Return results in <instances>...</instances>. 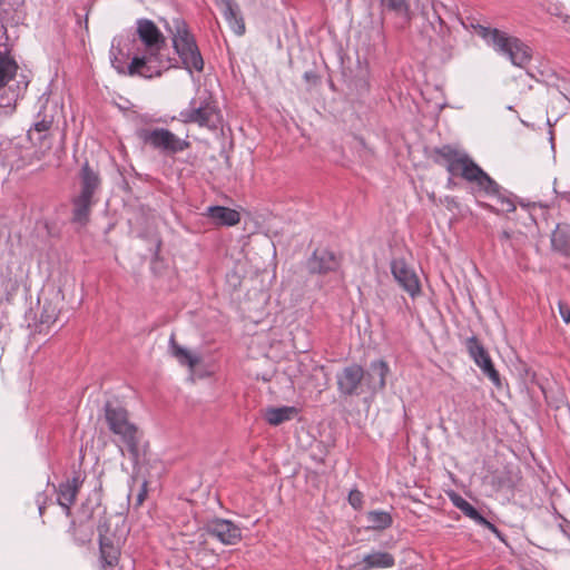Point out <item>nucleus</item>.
Masks as SVG:
<instances>
[{"instance_id":"obj_1","label":"nucleus","mask_w":570,"mask_h":570,"mask_svg":"<svg viewBox=\"0 0 570 570\" xmlns=\"http://www.w3.org/2000/svg\"><path fill=\"white\" fill-rule=\"evenodd\" d=\"M137 35L145 50L142 53L135 55L128 65L130 77L139 76L146 79L160 77L169 68L161 52L166 47L164 35L149 19L137 20Z\"/></svg>"},{"instance_id":"obj_2","label":"nucleus","mask_w":570,"mask_h":570,"mask_svg":"<svg viewBox=\"0 0 570 570\" xmlns=\"http://www.w3.org/2000/svg\"><path fill=\"white\" fill-rule=\"evenodd\" d=\"M389 365L383 360L372 361L367 371L353 363L336 374L337 391L343 397L375 394L385 387Z\"/></svg>"},{"instance_id":"obj_3","label":"nucleus","mask_w":570,"mask_h":570,"mask_svg":"<svg viewBox=\"0 0 570 570\" xmlns=\"http://www.w3.org/2000/svg\"><path fill=\"white\" fill-rule=\"evenodd\" d=\"M471 26L489 46L493 47L497 52L507 56L514 66L523 68L530 62L531 49L520 39L508 36L495 28L491 29L481 24Z\"/></svg>"},{"instance_id":"obj_4","label":"nucleus","mask_w":570,"mask_h":570,"mask_svg":"<svg viewBox=\"0 0 570 570\" xmlns=\"http://www.w3.org/2000/svg\"><path fill=\"white\" fill-rule=\"evenodd\" d=\"M104 410L109 430L120 438L130 454L137 456L139 433L137 426L129 421L128 411L111 401L106 402Z\"/></svg>"},{"instance_id":"obj_5","label":"nucleus","mask_w":570,"mask_h":570,"mask_svg":"<svg viewBox=\"0 0 570 570\" xmlns=\"http://www.w3.org/2000/svg\"><path fill=\"white\" fill-rule=\"evenodd\" d=\"M175 30L173 33V46L179 56L183 66L189 72L196 70L198 72L204 69V59L196 43L195 37L190 33L187 23L180 19L173 20Z\"/></svg>"},{"instance_id":"obj_6","label":"nucleus","mask_w":570,"mask_h":570,"mask_svg":"<svg viewBox=\"0 0 570 570\" xmlns=\"http://www.w3.org/2000/svg\"><path fill=\"white\" fill-rule=\"evenodd\" d=\"M219 111L212 95L199 92L189 101L188 108L179 112V120L184 124H197L199 127L216 129Z\"/></svg>"},{"instance_id":"obj_7","label":"nucleus","mask_w":570,"mask_h":570,"mask_svg":"<svg viewBox=\"0 0 570 570\" xmlns=\"http://www.w3.org/2000/svg\"><path fill=\"white\" fill-rule=\"evenodd\" d=\"M137 137L145 144L165 155H175L189 148L190 142L180 139L166 128H140Z\"/></svg>"},{"instance_id":"obj_8","label":"nucleus","mask_w":570,"mask_h":570,"mask_svg":"<svg viewBox=\"0 0 570 570\" xmlns=\"http://www.w3.org/2000/svg\"><path fill=\"white\" fill-rule=\"evenodd\" d=\"M440 8H444L443 3L433 1L431 12L423 10L428 23L423 27L422 33L429 39L430 48L436 49L445 45V38L450 30L441 17Z\"/></svg>"},{"instance_id":"obj_9","label":"nucleus","mask_w":570,"mask_h":570,"mask_svg":"<svg viewBox=\"0 0 570 570\" xmlns=\"http://www.w3.org/2000/svg\"><path fill=\"white\" fill-rule=\"evenodd\" d=\"M202 531V537L204 534L210 535L225 546H234L242 540L240 528L227 519H212L205 523Z\"/></svg>"},{"instance_id":"obj_10","label":"nucleus","mask_w":570,"mask_h":570,"mask_svg":"<svg viewBox=\"0 0 570 570\" xmlns=\"http://www.w3.org/2000/svg\"><path fill=\"white\" fill-rule=\"evenodd\" d=\"M99 553L102 567H114L118 563L120 557L119 539L110 533L109 524L106 520L98 524Z\"/></svg>"},{"instance_id":"obj_11","label":"nucleus","mask_w":570,"mask_h":570,"mask_svg":"<svg viewBox=\"0 0 570 570\" xmlns=\"http://www.w3.org/2000/svg\"><path fill=\"white\" fill-rule=\"evenodd\" d=\"M465 347L469 352L470 357L474 361V363L481 368L482 373L495 385H501L500 374L495 370L493 362L478 340L476 336H471L465 341Z\"/></svg>"},{"instance_id":"obj_12","label":"nucleus","mask_w":570,"mask_h":570,"mask_svg":"<svg viewBox=\"0 0 570 570\" xmlns=\"http://www.w3.org/2000/svg\"><path fill=\"white\" fill-rule=\"evenodd\" d=\"M85 481V473L73 470L71 478L59 484L57 490V503L65 509L66 515L71 513V505Z\"/></svg>"},{"instance_id":"obj_13","label":"nucleus","mask_w":570,"mask_h":570,"mask_svg":"<svg viewBox=\"0 0 570 570\" xmlns=\"http://www.w3.org/2000/svg\"><path fill=\"white\" fill-rule=\"evenodd\" d=\"M435 153L444 159L446 170L452 176L463 178L466 175V171H469L470 166L474 164L465 153H460L449 145L438 148Z\"/></svg>"},{"instance_id":"obj_14","label":"nucleus","mask_w":570,"mask_h":570,"mask_svg":"<svg viewBox=\"0 0 570 570\" xmlns=\"http://www.w3.org/2000/svg\"><path fill=\"white\" fill-rule=\"evenodd\" d=\"M391 272L399 285L412 297L420 293L421 287L419 278L404 259H393L391 263Z\"/></svg>"},{"instance_id":"obj_15","label":"nucleus","mask_w":570,"mask_h":570,"mask_svg":"<svg viewBox=\"0 0 570 570\" xmlns=\"http://www.w3.org/2000/svg\"><path fill=\"white\" fill-rule=\"evenodd\" d=\"M17 70L18 65L16 60L7 53L0 52V91L16 76ZM14 99V95L9 96L7 91H3L0 95V108L10 107Z\"/></svg>"},{"instance_id":"obj_16","label":"nucleus","mask_w":570,"mask_h":570,"mask_svg":"<svg viewBox=\"0 0 570 570\" xmlns=\"http://www.w3.org/2000/svg\"><path fill=\"white\" fill-rule=\"evenodd\" d=\"M340 265V257H337L333 252L327 249L314 250L312 257L308 259L307 263L309 272L318 274L335 272L338 269Z\"/></svg>"},{"instance_id":"obj_17","label":"nucleus","mask_w":570,"mask_h":570,"mask_svg":"<svg viewBox=\"0 0 570 570\" xmlns=\"http://www.w3.org/2000/svg\"><path fill=\"white\" fill-rule=\"evenodd\" d=\"M469 183H474L479 190L485 195L493 197L499 194L501 186L492 179L479 165L475 163L470 166L469 171L463 177Z\"/></svg>"},{"instance_id":"obj_18","label":"nucleus","mask_w":570,"mask_h":570,"mask_svg":"<svg viewBox=\"0 0 570 570\" xmlns=\"http://www.w3.org/2000/svg\"><path fill=\"white\" fill-rule=\"evenodd\" d=\"M80 179V194L79 196L92 198L96 191L100 188L101 179L99 173L95 170L86 161L79 174Z\"/></svg>"},{"instance_id":"obj_19","label":"nucleus","mask_w":570,"mask_h":570,"mask_svg":"<svg viewBox=\"0 0 570 570\" xmlns=\"http://www.w3.org/2000/svg\"><path fill=\"white\" fill-rule=\"evenodd\" d=\"M218 6L222 8L223 16L227 21L230 29L237 35L242 36L245 33V22L239 13L238 6L233 0H216Z\"/></svg>"},{"instance_id":"obj_20","label":"nucleus","mask_w":570,"mask_h":570,"mask_svg":"<svg viewBox=\"0 0 570 570\" xmlns=\"http://www.w3.org/2000/svg\"><path fill=\"white\" fill-rule=\"evenodd\" d=\"M395 564L393 554L385 551H373L365 554L358 562V570L387 569Z\"/></svg>"},{"instance_id":"obj_21","label":"nucleus","mask_w":570,"mask_h":570,"mask_svg":"<svg viewBox=\"0 0 570 570\" xmlns=\"http://www.w3.org/2000/svg\"><path fill=\"white\" fill-rule=\"evenodd\" d=\"M207 216L216 224L222 226H235L240 220L237 210L224 206H210L207 208Z\"/></svg>"},{"instance_id":"obj_22","label":"nucleus","mask_w":570,"mask_h":570,"mask_svg":"<svg viewBox=\"0 0 570 570\" xmlns=\"http://www.w3.org/2000/svg\"><path fill=\"white\" fill-rule=\"evenodd\" d=\"M553 250L563 256L570 257V225L558 224L551 236Z\"/></svg>"},{"instance_id":"obj_23","label":"nucleus","mask_w":570,"mask_h":570,"mask_svg":"<svg viewBox=\"0 0 570 570\" xmlns=\"http://www.w3.org/2000/svg\"><path fill=\"white\" fill-rule=\"evenodd\" d=\"M68 532L71 534L72 540L78 546L89 543L94 535V525L89 521L76 522L71 521Z\"/></svg>"},{"instance_id":"obj_24","label":"nucleus","mask_w":570,"mask_h":570,"mask_svg":"<svg viewBox=\"0 0 570 570\" xmlns=\"http://www.w3.org/2000/svg\"><path fill=\"white\" fill-rule=\"evenodd\" d=\"M94 204L95 202L92 198L78 195L73 199L72 220L80 225H86L89 219L90 210Z\"/></svg>"},{"instance_id":"obj_25","label":"nucleus","mask_w":570,"mask_h":570,"mask_svg":"<svg viewBox=\"0 0 570 570\" xmlns=\"http://www.w3.org/2000/svg\"><path fill=\"white\" fill-rule=\"evenodd\" d=\"M383 10L393 12L395 16L404 19L405 22H410L412 13L410 4L406 0H379Z\"/></svg>"},{"instance_id":"obj_26","label":"nucleus","mask_w":570,"mask_h":570,"mask_svg":"<svg viewBox=\"0 0 570 570\" xmlns=\"http://www.w3.org/2000/svg\"><path fill=\"white\" fill-rule=\"evenodd\" d=\"M52 126V118H42L35 122L33 127L28 131L29 140L35 145L42 146L48 136V131Z\"/></svg>"},{"instance_id":"obj_27","label":"nucleus","mask_w":570,"mask_h":570,"mask_svg":"<svg viewBox=\"0 0 570 570\" xmlns=\"http://www.w3.org/2000/svg\"><path fill=\"white\" fill-rule=\"evenodd\" d=\"M368 528L373 530H385L393 523L392 515L386 511L373 510L366 513Z\"/></svg>"},{"instance_id":"obj_28","label":"nucleus","mask_w":570,"mask_h":570,"mask_svg":"<svg viewBox=\"0 0 570 570\" xmlns=\"http://www.w3.org/2000/svg\"><path fill=\"white\" fill-rule=\"evenodd\" d=\"M295 412V407L289 406L271 407L266 410L265 419L271 425H279L285 421L291 420Z\"/></svg>"},{"instance_id":"obj_29","label":"nucleus","mask_w":570,"mask_h":570,"mask_svg":"<svg viewBox=\"0 0 570 570\" xmlns=\"http://www.w3.org/2000/svg\"><path fill=\"white\" fill-rule=\"evenodd\" d=\"M169 345L173 356L176 357L181 365H187L191 368L196 366L198 358L193 356L186 348L179 346L174 335L170 337Z\"/></svg>"},{"instance_id":"obj_30","label":"nucleus","mask_w":570,"mask_h":570,"mask_svg":"<svg viewBox=\"0 0 570 570\" xmlns=\"http://www.w3.org/2000/svg\"><path fill=\"white\" fill-rule=\"evenodd\" d=\"M492 198L495 199L498 208L495 209L493 206H487L490 210L497 213H511L515 210V204L511 199L510 196L505 195L502 188L499 190L498 195H494Z\"/></svg>"},{"instance_id":"obj_31","label":"nucleus","mask_w":570,"mask_h":570,"mask_svg":"<svg viewBox=\"0 0 570 570\" xmlns=\"http://www.w3.org/2000/svg\"><path fill=\"white\" fill-rule=\"evenodd\" d=\"M58 312L51 304H45L40 314V323L51 325L57 321Z\"/></svg>"},{"instance_id":"obj_32","label":"nucleus","mask_w":570,"mask_h":570,"mask_svg":"<svg viewBox=\"0 0 570 570\" xmlns=\"http://www.w3.org/2000/svg\"><path fill=\"white\" fill-rule=\"evenodd\" d=\"M461 512L465 517L473 520L475 523H479L483 518V515L470 502H468V504L463 507Z\"/></svg>"},{"instance_id":"obj_33","label":"nucleus","mask_w":570,"mask_h":570,"mask_svg":"<svg viewBox=\"0 0 570 570\" xmlns=\"http://www.w3.org/2000/svg\"><path fill=\"white\" fill-rule=\"evenodd\" d=\"M348 503L354 509H361L363 503V494L358 490H351L348 493Z\"/></svg>"},{"instance_id":"obj_34","label":"nucleus","mask_w":570,"mask_h":570,"mask_svg":"<svg viewBox=\"0 0 570 570\" xmlns=\"http://www.w3.org/2000/svg\"><path fill=\"white\" fill-rule=\"evenodd\" d=\"M478 524L490 530L500 541L505 542L504 534L492 522L488 521L484 517Z\"/></svg>"},{"instance_id":"obj_35","label":"nucleus","mask_w":570,"mask_h":570,"mask_svg":"<svg viewBox=\"0 0 570 570\" xmlns=\"http://www.w3.org/2000/svg\"><path fill=\"white\" fill-rule=\"evenodd\" d=\"M111 65L118 73L130 76L128 72V66H125V62L118 57L114 56V58H111Z\"/></svg>"},{"instance_id":"obj_36","label":"nucleus","mask_w":570,"mask_h":570,"mask_svg":"<svg viewBox=\"0 0 570 570\" xmlns=\"http://www.w3.org/2000/svg\"><path fill=\"white\" fill-rule=\"evenodd\" d=\"M558 307H559V313H560L561 318L563 320L564 323L569 324L570 323V307L568 306V304L563 303L562 301H559Z\"/></svg>"},{"instance_id":"obj_37","label":"nucleus","mask_w":570,"mask_h":570,"mask_svg":"<svg viewBox=\"0 0 570 570\" xmlns=\"http://www.w3.org/2000/svg\"><path fill=\"white\" fill-rule=\"evenodd\" d=\"M147 497V481H144L141 488L136 497V505L139 507L144 503Z\"/></svg>"},{"instance_id":"obj_38","label":"nucleus","mask_w":570,"mask_h":570,"mask_svg":"<svg viewBox=\"0 0 570 570\" xmlns=\"http://www.w3.org/2000/svg\"><path fill=\"white\" fill-rule=\"evenodd\" d=\"M451 501L460 511H462L463 507L468 504V501L459 494L452 495Z\"/></svg>"},{"instance_id":"obj_39","label":"nucleus","mask_w":570,"mask_h":570,"mask_svg":"<svg viewBox=\"0 0 570 570\" xmlns=\"http://www.w3.org/2000/svg\"><path fill=\"white\" fill-rule=\"evenodd\" d=\"M46 501H47V497L45 495V493H39L37 495L36 502L38 504V510H39L40 515H42L45 512Z\"/></svg>"},{"instance_id":"obj_40","label":"nucleus","mask_w":570,"mask_h":570,"mask_svg":"<svg viewBox=\"0 0 570 570\" xmlns=\"http://www.w3.org/2000/svg\"><path fill=\"white\" fill-rule=\"evenodd\" d=\"M563 22L567 24L568 31H570V16H564Z\"/></svg>"},{"instance_id":"obj_41","label":"nucleus","mask_w":570,"mask_h":570,"mask_svg":"<svg viewBox=\"0 0 570 570\" xmlns=\"http://www.w3.org/2000/svg\"><path fill=\"white\" fill-rule=\"evenodd\" d=\"M501 238L502 239H509L510 238V233L507 232V230H503L502 234H501Z\"/></svg>"},{"instance_id":"obj_42","label":"nucleus","mask_w":570,"mask_h":570,"mask_svg":"<svg viewBox=\"0 0 570 570\" xmlns=\"http://www.w3.org/2000/svg\"><path fill=\"white\" fill-rule=\"evenodd\" d=\"M304 77H305L306 79H311V76H309V73H308V72H305Z\"/></svg>"}]
</instances>
